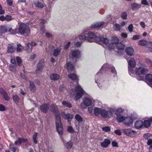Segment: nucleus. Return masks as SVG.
I'll list each match as a JSON object with an SVG mask.
<instances>
[{
  "label": "nucleus",
  "instance_id": "54",
  "mask_svg": "<svg viewBox=\"0 0 152 152\" xmlns=\"http://www.w3.org/2000/svg\"><path fill=\"white\" fill-rule=\"evenodd\" d=\"M102 129L103 131L105 132H109L110 130V127L109 126H106L105 127H102Z\"/></svg>",
  "mask_w": 152,
  "mask_h": 152
},
{
  "label": "nucleus",
  "instance_id": "22",
  "mask_svg": "<svg viewBox=\"0 0 152 152\" xmlns=\"http://www.w3.org/2000/svg\"><path fill=\"white\" fill-rule=\"evenodd\" d=\"M12 98L13 101L15 103L18 105L20 100V97L18 95L15 94L12 95Z\"/></svg>",
  "mask_w": 152,
  "mask_h": 152
},
{
  "label": "nucleus",
  "instance_id": "30",
  "mask_svg": "<svg viewBox=\"0 0 152 152\" xmlns=\"http://www.w3.org/2000/svg\"><path fill=\"white\" fill-rule=\"evenodd\" d=\"M145 80L151 84L152 83V74H148L145 76Z\"/></svg>",
  "mask_w": 152,
  "mask_h": 152
},
{
  "label": "nucleus",
  "instance_id": "25",
  "mask_svg": "<svg viewBox=\"0 0 152 152\" xmlns=\"http://www.w3.org/2000/svg\"><path fill=\"white\" fill-rule=\"evenodd\" d=\"M128 64L131 67H135L136 65L135 60L133 59H130L128 62Z\"/></svg>",
  "mask_w": 152,
  "mask_h": 152
},
{
  "label": "nucleus",
  "instance_id": "12",
  "mask_svg": "<svg viewBox=\"0 0 152 152\" xmlns=\"http://www.w3.org/2000/svg\"><path fill=\"white\" fill-rule=\"evenodd\" d=\"M49 108V104H42L40 107V110L44 113H47Z\"/></svg>",
  "mask_w": 152,
  "mask_h": 152
},
{
  "label": "nucleus",
  "instance_id": "45",
  "mask_svg": "<svg viewBox=\"0 0 152 152\" xmlns=\"http://www.w3.org/2000/svg\"><path fill=\"white\" fill-rule=\"evenodd\" d=\"M16 59L18 66H21L22 65V61L21 58L20 57L17 56L16 57Z\"/></svg>",
  "mask_w": 152,
  "mask_h": 152
},
{
  "label": "nucleus",
  "instance_id": "16",
  "mask_svg": "<svg viewBox=\"0 0 152 152\" xmlns=\"http://www.w3.org/2000/svg\"><path fill=\"white\" fill-rule=\"evenodd\" d=\"M43 63L41 61H40L38 64L37 68L36 69V72L37 73H39L41 72L43 68Z\"/></svg>",
  "mask_w": 152,
  "mask_h": 152
},
{
  "label": "nucleus",
  "instance_id": "1",
  "mask_svg": "<svg viewBox=\"0 0 152 152\" xmlns=\"http://www.w3.org/2000/svg\"><path fill=\"white\" fill-rule=\"evenodd\" d=\"M78 37L81 40H86L89 42H95L100 44L104 43L106 45L108 42L107 38L102 37H97L93 32L84 31L81 35H79Z\"/></svg>",
  "mask_w": 152,
  "mask_h": 152
},
{
  "label": "nucleus",
  "instance_id": "31",
  "mask_svg": "<svg viewBox=\"0 0 152 152\" xmlns=\"http://www.w3.org/2000/svg\"><path fill=\"white\" fill-rule=\"evenodd\" d=\"M62 104L64 106L69 108H71L72 107V104L70 102L66 101H63L62 102Z\"/></svg>",
  "mask_w": 152,
  "mask_h": 152
},
{
  "label": "nucleus",
  "instance_id": "13",
  "mask_svg": "<svg viewBox=\"0 0 152 152\" xmlns=\"http://www.w3.org/2000/svg\"><path fill=\"white\" fill-rule=\"evenodd\" d=\"M105 23V22L102 21L98 22L92 24L90 27V28L91 29L99 28L104 25Z\"/></svg>",
  "mask_w": 152,
  "mask_h": 152
},
{
  "label": "nucleus",
  "instance_id": "35",
  "mask_svg": "<svg viewBox=\"0 0 152 152\" xmlns=\"http://www.w3.org/2000/svg\"><path fill=\"white\" fill-rule=\"evenodd\" d=\"M15 65H14L10 64L9 65V67L10 71L12 72H15L16 71V68Z\"/></svg>",
  "mask_w": 152,
  "mask_h": 152
},
{
  "label": "nucleus",
  "instance_id": "3",
  "mask_svg": "<svg viewBox=\"0 0 152 152\" xmlns=\"http://www.w3.org/2000/svg\"><path fill=\"white\" fill-rule=\"evenodd\" d=\"M29 23L28 22L25 23L20 22L18 23V28L20 34L25 36H27L29 34L30 30L28 26Z\"/></svg>",
  "mask_w": 152,
  "mask_h": 152
},
{
  "label": "nucleus",
  "instance_id": "24",
  "mask_svg": "<svg viewBox=\"0 0 152 152\" xmlns=\"http://www.w3.org/2000/svg\"><path fill=\"white\" fill-rule=\"evenodd\" d=\"M109 41L108 40V43L107 44H105L103 43L102 44V45H105V48H107V47L110 50H111L113 49L114 48L115 46L114 45V44L111 43H109Z\"/></svg>",
  "mask_w": 152,
  "mask_h": 152
},
{
  "label": "nucleus",
  "instance_id": "50",
  "mask_svg": "<svg viewBox=\"0 0 152 152\" xmlns=\"http://www.w3.org/2000/svg\"><path fill=\"white\" fill-rule=\"evenodd\" d=\"M124 111V109L121 108H120L117 109L115 113L116 115H119L120 113H122Z\"/></svg>",
  "mask_w": 152,
  "mask_h": 152
},
{
  "label": "nucleus",
  "instance_id": "2",
  "mask_svg": "<svg viewBox=\"0 0 152 152\" xmlns=\"http://www.w3.org/2000/svg\"><path fill=\"white\" fill-rule=\"evenodd\" d=\"M56 118V130L59 134L63 135V128L61 121L60 114L58 109L53 112Z\"/></svg>",
  "mask_w": 152,
  "mask_h": 152
},
{
  "label": "nucleus",
  "instance_id": "20",
  "mask_svg": "<svg viewBox=\"0 0 152 152\" xmlns=\"http://www.w3.org/2000/svg\"><path fill=\"white\" fill-rule=\"evenodd\" d=\"M132 9V10L139 9L141 7L140 4L136 3H132L131 4Z\"/></svg>",
  "mask_w": 152,
  "mask_h": 152
},
{
  "label": "nucleus",
  "instance_id": "42",
  "mask_svg": "<svg viewBox=\"0 0 152 152\" xmlns=\"http://www.w3.org/2000/svg\"><path fill=\"white\" fill-rule=\"evenodd\" d=\"M7 52L8 53H12L15 50V48L14 47L9 45L8 47Z\"/></svg>",
  "mask_w": 152,
  "mask_h": 152
},
{
  "label": "nucleus",
  "instance_id": "62",
  "mask_svg": "<svg viewBox=\"0 0 152 152\" xmlns=\"http://www.w3.org/2000/svg\"><path fill=\"white\" fill-rule=\"evenodd\" d=\"M141 4L145 5H149V4L148 3L147 0H142L141 1Z\"/></svg>",
  "mask_w": 152,
  "mask_h": 152
},
{
  "label": "nucleus",
  "instance_id": "43",
  "mask_svg": "<svg viewBox=\"0 0 152 152\" xmlns=\"http://www.w3.org/2000/svg\"><path fill=\"white\" fill-rule=\"evenodd\" d=\"M138 43L140 45H146L147 41L144 39L140 40L138 41Z\"/></svg>",
  "mask_w": 152,
  "mask_h": 152
},
{
  "label": "nucleus",
  "instance_id": "33",
  "mask_svg": "<svg viewBox=\"0 0 152 152\" xmlns=\"http://www.w3.org/2000/svg\"><path fill=\"white\" fill-rule=\"evenodd\" d=\"M117 116L116 117L117 120L119 122H124L125 119V117L119 115H117Z\"/></svg>",
  "mask_w": 152,
  "mask_h": 152
},
{
  "label": "nucleus",
  "instance_id": "29",
  "mask_svg": "<svg viewBox=\"0 0 152 152\" xmlns=\"http://www.w3.org/2000/svg\"><path fill=\"white\" fill-rule=\"evenodd\" d=\"M36 88L34 83L32 82H30L29 89L30 91L32 92H34L36 90Z\"/></svg>",
  "mask_w": 152,
  "mask_h": 152
},
{
  "label": "nucleus",
  "instance_id": "27",
  "mask_svg": "<svg viewBox=\"0 0 152 152\" xmlns=\"http://www.w3.org/2000/svg\"><path fill=\"white\" fill-rule=\"evenodd\" d=\"M69 77L72 80H78V77L75 74L71 73L68 74Z\"/></svg>",
  "mask_w": 152,
  "mask_h": 152
},
{
  "label": "nucleus",
  "instance_id": "38",
  "mask_svg": "<svg viewBox=\"0 0 152 152\" xmlns=\"http://www.w3.org/2000/svg\"><path fill=\"white\" fill-rule=\"evenodd\" d=\"M32 47L30 43H28L26 46V50L28 53H30L31 52Z\"/></svg>",
  "mask_w": 152,
  "mask_h": 152
},
{
  "label": "nucleus",
  "instance_id": "28",
  "mask_svg": "<svg viewBox=\"0 0 152 152\" xmlns=\"http://www.w3.org/2000/svg\"><path fill=\"white\" fill-rule=\"evenodd\" d=\"M113 28L115 31H120L121 28V25L117 23H113Z\"/></svg>",
  "mask_w": 152,
  "mask_h": 152
},
{
  "label": "nucleus",
  "instance_id": "15",
  "mask_svg": "<svg viewBox=\"0 0 152 152\" xmlns=\"http://www.w3.org/2000/svg\"><path fill=\"white\" fill-rule=\"evenodd\" d=\"M61 115L63 118L66 119H72L74 117L73 115L68 113L66 114L64 112H62Z\"/></svg>",
  "mask_w": 152,
  "mask_h": 152
},
{
  "label": "nucleus",
  "instance_id": "52",
  "mask_svg": "<svg viewBox=\"0 0 152 152\" xmlns=\"http://www.w3.org/2000/svg\"><path fill=\"white\" fill-rule=\"evenodd\" d=\"M151 134L149 133H148L146 134H144L143 135V137H144V138L146 140H148V139H149L151 136Z\"/></svg>",
  "mask_w": 152,
  "mask_h": 152
},
{
  "label": "nucleus",
  "instance_id": "49",
  "mask_svg": "<svg viewBox=\"0 0 152 152\" xmlns=\"http://www.w3.org/2000/svg\"><path fill=\"white\" fill-rule=\"evenodd\" d=\"M67 148H71L73 145V143L71 141H69L68 142H67L66 143Z\"/></svg>",
  "mask_w": 152,
  "mask_h": 152
},
{
  "label": "nucleus",
  "instance_id": "10",
  "mask_svg": "<svg viewBox=\"0 0 152 152\" xmlns=\"http://www.w3.org/2000/svg\"><path fill=\"white\" fill-rule=\"evenodd\" d=\"M122 131L124 134L131 137H133L136 133L135 131L129 129H123Z\"/></svg>",
  "mask_w": 152,
  "mask_h": 152
},
{
  "label": "nucleus",
  "instance_id": "57",
  "mask_svg": "<svg viewBox=\"0 0 152 152\" xmlns=\"http://www.w3.org/2000/svg\"><path fill=\"white\" fill-rule=\"evenodd\" d=\"M6 1L8 6H11L12 5L13 0H6Z\"/></svg>",
  "mask_w": 152,
  "mask_h": 152
},
{
  "label": "nucleus",
  "instance_id": "51",
  "mask_svg": "<svg viewBox=\"0 0 152 152\" xmlns=\"http://www.w3.org/2000/svg\"><path fill=\"white\" fill-rule=\"evenodd\" d=\"M19 143L20 144H21L22 143L26 141L27 139H25L24 138H18Z\"/></svg>",
  "mask_w": 152,
  "mask_h": 152
},
{
  "label": "nucleus",
  "instance_id": "34",
  "mask_svg": "<svg viewBox=\"0 0 152 152\" xmlns=\"http://www.w3.org/2000/svg\"><path fill=\"white\" fill-rule=\"evenodd\" d=\"M118 38L115 37H114L112 38L111 40V43L115 44H117L118 42Z\"/></svg>",
  "mask_w": 152,
  "mask_h": 152
},
{
  "label": "nucleus",
  "instance_id": "44",
  "mask_svg": "<svg viewBox=\"0 0 152 152\" xmlns=\"http://www.w3.org/2000/svg\"><path fill=\"white\" fill-rule=\"evenodd\" d=\"M38 133L37 132H34V134L33 135L32 139L33 140L35 144H37V140L36 138L37 137V134Z\"/></svg>",
  "mask_w": 152,
  "mask_h": 152
},
{
  "label": "nucleus",
  "instance_id": "47",
  "mask_svg": "<svg viewBox=\"0 0 152 152\" xmlns=\"http://www.w3.org/2000/svg\"><path fill=\"white\" fill-rule=\"evenodd\" d=\"M122 19L124 20L127 19V13L126 12H124L122 13L121 15Z\"/></svg>",
  "mask_w": 152,
  "mask_h": 152
},
{
  "label": "nucleus",
  "instance_id": "64",
  "mask_svg": "<svg viewBox=\"0 0 152 152\" xmlns=\"http://www.w3.org/2000/svg\"><path fill=\"white\" fill-rule=\"evenodd\" d=\"M112 145L113 147H118V143L115 141H113L112 142Z\"/></svg>",
  "mask_w": 152,
  "mask_h": 152
},
{
  "label": "nucleus",
  "instance_id": "56",
  "mask_svg": "<svg viewBox=\"0 0 152 152\" xmlns=\"http://www.w3.org/2000/svg\"><path fill=\"white\" fill-rule=\"evenodd\" d=\"M23 49V47L20 44H18L17 45V50L18 51H20Z\"/></svg>",
  "mask_w": 152,
  "mask_h": 152
},
{
  "label": "nucleus",
  "instance_id": "48",
  "mask_svg": "<svg viewBox=\"0 0 152 152\" xmlns=\"http://www.w3.org/2000/svg\"><path fill=\"white\" fill-rule=\"evenodd\" d=\"M10 32L12 34H20L18 28H16L15 29H11Z\"/></svg>",
  "mask_w": 152,
  "mask_h": 152
},
{
  "label": "nucleus",
  "instance_id": "17",
  "mask_svg": "<svg viewBox=\"0 0 152 152\" xmlns=\"http://www.w3.org/2000/svg\"><path fill=\"white\" fill-rule=\"evenodd\" d=\"M110 141L108 139H105L103 142L101 143V146L104 148L107 147L110 143Z\"/></svg>",
  "mask_w": 152,
  "mask_h": 152
},
{
  "label": "nucleus",
  "instance_id": "23",
  "mask_svg": "<svg viewBox=\"0 0 152 152\" xmlns=\"http://www.w3.org/2000/svg\"><path fill=\"white\" fill-rule=\"evenodd\" d=\"M50 78L52 80H57L59 79L60 76L57 74H52L50 75Z\"/></svg>",
  "mask_w": 152,
  "mask_h": 152
},
{
  "label": "nucleus",
  "instance_id": "7",
  "mask_svg": "<svg viewBox=\"0 0 152 152\" xmlns=\"http://www.w3.org/2000/svg\"><path fill=\"white\" fill-rule=\"evenodd\" d=\"M102 70L105 71H108L107 72L110 71L112 73L116 74V71L113 66L109 65L107 64H105L103 65L102 66Z\"/></svg>",
  "mask_w": 152,
  "mask_h": 152
},
{
  "label": "nucleus",
  "instance_id": "4",
  "mask_svg": "<svg viewBox=\"0 0 152 152\" xmlns=\"http://www.w3.org/2000/svg\"><path fill=\"white\" fill-rule=\"evenodd\" d=\"M135 74L137 76L136 78L139 80L144 79V77L141 75H145L148 73V70L146 67H142L141 66L139 68H136L135 70Z\"/></svg>",
  "mask_w": 152,
  "mask_h": 152
},
{
  "label": "nucleus",
  "instance_id": "39",
  "mask_svg": "<svg viewBox=\"0 0 152 152\" xmlns=\"http://www.w3.org/2000/svg\"><path fill=\"white\" fill-rule=\"evenodd\" d=\"M34 3L36 7H37L38 8H42L44 7L43 4L38 1L35 2Z\"/></svg>",
  "mask_w": 152,
  "mask_h": 152
},
{
  "label": "nucleus",
  "instance_id": "26",
  "mask_svg": "<svg viewBox=\"0 0 152 152\" xmlns=\"http://www.w3.org/2000/svg\"><path fill=\"white\" fill-rule=\"evenodd\" d=\"M67 69L69 72L72 71L74 68V66L71 63V62H69L66 64Z\"/></svg>",
  "mask_w": 152,
  "mask_h": 152
},
{
  "label": "nucleus",
  "instance_id": "37",
  "mask_svg": "<svg viewBox=\"0 0 152 152\" xmlns=\"http://www.w3.org/2000/svg\"><path fill=\"white\" fill-rule=\"evenodd\" d=\"M75 118L79 122H81L83 121L82 117L78 114L76 115Z\"/></svg>",
  "mask_w": 152,
  "mask_h": 152
},
{
  "label": "nucleus",
  "instance_id": "19",
  "mask_svg": "<svg viewBox=\"0 0 152 152\" xmlns=\"http://www.w3.org/2000/svg\"><path fill=\"white\" fill-rule=\"evenodd\" d=\"M125 51L126 54L130 56H132L133 55L134 50L132 47H129L126 48Z\"/></svg>",
  "mask_w": 152,
  "mask_h": 152
},
{
  "label": "nucleus",
  "instance_id": "40",
  "mask_svg": "<svg viewBox=\"0 0 152 152\" xmlns=\"http://www.w3.org/2000/svg\"><path fill=\"white\" fill-rule=\"evenodd\" d=\"M57 110H58V108L55 104H52L51 105L50 108V111H52L53 112Z\"/></svg>",
  "mask_w": 152,
  "mask_h": 152
},
{
  "label": "nucleus",
  "instance_id": "9",
  "mask_svg": "<svg viewBox=\"0 0 152 152\" xmlns=\"http://www.w3.org/2000/svg\"><path fill=\"white\" fill-rule=\"evenodd\" d=\"M80 51L77 50H75L71 51L70 54V56L73 59L74 58L75 59L80 58Z\"/></svg>",
  "mask_w": 152,
  "mask_h": 152
},
{
  "label": "nucleus",
  "instance_id": "63",
  "mask_svg": "<svg viewBox=\"0 0 152 152\" xmlns=\"http://www.w3.org/2000/svg\"><path fill=\"white\" fill-rule=\"evenodd\" d=\"M7 92L6 91L2 88H0V93L3 95L5 94Z\"/></svg>",
  "mask_w": 152,
  "mask_h": 152
},
{
  "label": "nucleus",
  "instance_id": "21",
  "mask_svg": "<svg viewBox=\"0 0 152 152\" xmlns=\"http://www.w3.org/2000/svg\"><path fill=\"white\" fill-rule=\"evenodd\" d=\"M46 23V21L44 20H41L40 23L41 24L40 27V33L42 34L44 33L45 31V26L44 24Z\"/></svg>",
  "mask_w": 152,
  "mask_h": 152
},
{
  "label": "nucleus",
  "instance_id": "18",
  "mask_svg": "<svg viewBox=\"0 0 152 152\" xmlns=\"http://www.w3.org/2000/svg\"><path fill=\"white\" fill-rule=\"evenodd\" d=\"M144 125L143 122L141 120H138L135 122L134 126L135 128L139 129L142 127Z\"/></svg>",
  "mask_w": 152,
  "mask_h": 152
},
{
  "label": "nucleus",
  "instance_id": "58",
  "mask_svg": "<svg viewBox=\"0 0 152 152\" xmlns=\"http://www.w3.org/2000/svg\"><path fill=\"white\" fill-rule=\"evenodd\" d=\"M67 130L70 133H72L74 132V130L71 126H69L68 127Z\"/></svg>",
  "mask_w": 152,
  "mask_h": 152
},
{
  "label": "nucleus",
  "instance_id": "36",
  "mask_svg": "<svg viewBox=\"0 0 152 152\" xmlns=\"http://www.w3.org/2000/svg\"><path fill=\"white\" fill-rule=\"evenodd\" d=\"M116 46L118 49L121 50H124L125 47L124 45L121 43H118L116 45Z\"/></svg>",
  "mask_w": 152,
  "mask_h": 152
},
{
  "label": "nucleus",
  "instance_id": "41",
  "mask_svg": "<svg viewBox=\"0 0 152 152\" xmlns=\"http://www.w3.org/2000/svg\"><path fill=\"white\" fill-rule=\"evenodd\" d=\"M150 121L149 120H145L143 123L144 126L145 128H148L151 125Z\"/></svg>",
  "mask_w": 152,
  "mask_h": 152
},
{
  "label": "nucleus",
  "instance_id": "46",
  "mask_svg": "<svg viewBox=\"0 0 152 152\" xmlns=\"http://www.w3.org/2000/svg\"><path fill=\"white\" fill-rule=\"evenodd\" d=\"M7 31V30L5 27L4 26H0V32L1 33H4Z\"/></svg>",
  "mask_w": 152,
  "mask_h": 152
},
{
  "label": "nucleus",
  "instance_id": "61",
  "mask_svg": "<svg viewBox=\"0 0 152 152\" xmlns=\"http://www.w3.org/2000/svg\"><path fill=\"white\" fill-rule=\"evenodd\" d=\"M140 36L137 35H134L132 38V39L134 40H136L140 38Z\"/></svg>",
  "mask_w": 152,
  "mask_h": 152
},
{
  "label": "nucleus",
  "instance_id": "6",
  "mask_svg": "<svg viewBox=\"0 0 152 152\" xmlns=\"http://www.w3.org/2000/svg\"><path fill=\"white\" fill-rule=\"evenodd\" d=\"M92 104V101L91 98L88 97H85L83 99V102L80 104L81 108L84 109L87 106L91 105Z\"/></svg>",
  "mask_w": 152,
  "mask_h": 152
},
{
  "label": "nucleus",
  "instance_id": "59",
  "mask_svg": "<svg viewBox=\"0 0 152 152\" xmlns=\"http://www.w3.org/2000/svg\"><path fill=\"white\" fill-rule=\"evenodd\" d=\"M9 146L10 149L12 151H13V152H15L16 151V148L13 146V145L10 144V145Z\"/></svg>",
  "mask_w": 152,
  "mask_h": 152
},
{
  "label": "nucleus",
  "instance_id": "32",
  "mask_svg": "<svg viewBox=\"0 0 152 152\" xmlns=\"http://www.w3.org/2000/svg\"><path fill=\"white\" fill-rule=\"evenodd\" d=\"M102 110V109L97 107H95L94 110L95 114L96 115H99V114H101Z\"/></svg>",
  "mask_w": 152,
  "mask_h": 152
},
{
  "label": "nucleus",
  "instance_id": "14",
  "mask_svg": "<svg viewBox=\"0 0 152 152\" xmlns=\"http://www.w3.org/2000/svg\"><path fill=\"white\" fill-rule=\"evenodd\" d=\"M132 118L128 116L125 118L123 123L125 125L129 126L132 125Z\"/></svg>",
  "mask_w": 152,
  "mask_h": 152
},
{
  "label": "nucleus",
  "instance_id": "55",
  "mask_svg": "<svg viewBox=\"0 0 152 152\" xmlns=\"http://www.w3.org/2000/svg\"><path fill=\"white\" fill-rule=\"evenodd\" d=\"M5 20L7 21H10L12 20V18L11 16L7 15L5 17Z\"/></svg>",
  "mask_w": 152,
  "mask_h": 152
},
{
  "label": "nucleus",
  "instance_id": "5",
  "mask_svg": "<svg viewBox=\"0 0 152 152\" xmlns=\"http://www.w3.org/2000/svg\"><path fill=\"white\" fill-rule=\"evenodd\" d=\"M75 91L76 94L75 96V100H77L80 99L83 95L84 91L80 85L76 87Z\"/></svg>",
  "mask_w": 152,
  "mask_h": 152
},
{
  "label": "nucleus",
  "instance_id": "11",
  "mask_svg": "<svg viewBox=\"0 0 152 152\" xmlns=\"http://www.w3.org/2000/svg\"><path fill=\"white\" fill-rule=\"evenodd\" d=\"M101 115L104 118H109L112 115V112L110 111H106L102 109Z\"/></svg>",
  "mask_w": 152,
  "mask_h": 152
},
{
  "label": "nucleus",
  "instance_id": "8",
  "mask_svg": "<svg viewBox=\"0 0 152 152\" xmlns=\"http://www.w3.org/2000/svg\"><path fill=\"white\" fill-rule=\"evenodd\" d=\"M48 48L50 50V53H51V52H53V55L55 57H57L59 55L61 49L60 46L57 47L56 49H55L53 46H50Z\"/></svg>",
  "mask_w": 152,
  "mask_h": 152
},
{
  "label": "nucleus",
  "instance_id": "60",
  "mask_svg": "<svg viewBox=\"0 0 152 152\" xmlns=\"http://www.w3.org/2000/svg\"><path fill=\"white\" fill-rule=\"evenodd\" d=\"M133 25L132 24H131L129 25L128 27V28L129 31L131 32L133 31Z\"/></svg>",
  "mask_w": 152,
  "mask_h": 152
},
{
  "label": "nucleus",
  "instance_id": "53",
  "mask_svg": "<svg viewBox=\"0 0 152 152\" xmlns=\"http://www.w3.org/2000/svg\"><path fill=\"white\" fill-rule=\"evenodd\" d=\"M3 96L5 100L8 101H10V97L8 96L7 93Z\"/></svg>",
  "mask_w": 152,
  "mask_h": 152
}]
</instances>
